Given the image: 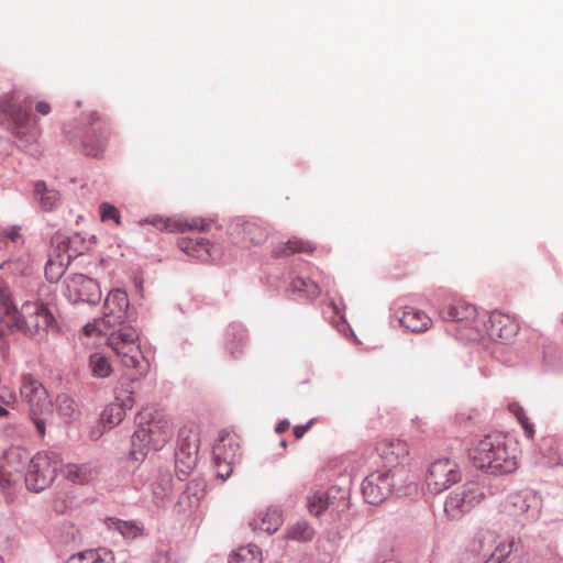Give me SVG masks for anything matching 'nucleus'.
I'll return each mask as SVG.
<instances>
[{
  "instance_id": "nucleus-47",
  "label": "nucleus",
  "mask_w": 563,
  "mask_h": 563,
  "mask_svg": "<svg viewBox=\"0 0 563 563\" xmlns=\"http://www.w3.org/2000/svg\"><path fill=\"white\" fill-rule=\"evenodd\" d=\"M311 424L312 420L305 426H296L294 428V435L296 437V439H301L303 434L310 429Z\"/></svg>"
},
{
  "instance_id": "nucleus-20",
  "label": "nucleus",
  "mask_w": 563,
  "mask_h": 563,
  "mask_svg": "<svg viewBox=\"0 0 563 563\" xmlns=\"http://www.w3.org/2000/svg\"><path fill=\"white\" fill-rule=\"evenodd\" d=\"M400 323L412 332H422L431 325V318L413 307H407L400 318Z\"/></svg>"
},
{
  "instance_id": "nucleus-37",
  "label": "nucleus",
  "mask_w": 563,
  "mask_h": 563,
  "mask_svg": "<svg viewBox=\"0 0 563 563\" xmlns=\"http://www.w3.org/2000/svg\"><path fill=\"white\" fill-rule=\"evenodd\" d=\"M313 534V529L306 521H298L287 529L286 538L295 541H309Z\"/></svg>"
},
{
  "instance_id": "nucleus-18",
  "label": "nucleus",
  "mask_w": 563,
  "mask_h": 563,
  "mask_svg": "<svg viewBox=\"0 0 563 563\" xmlns=\"http://www.w3.org/2000/svg\"><path fill=\"white\" fill-rule=\"evenodd\" d=\"M518 331L519 324L514 317L499 311L492 312L488 332L494 340L508 341L516 336Z\"/></svg>"
},
{
  "instance_id": "nucleus-26",
  "label": "nucleus",
  "mask_w": 563,
  "mask_h": 563,
  "mask_svg": "<svg viewBox=\"0 0 563 563\" xmlns=\"http://www.w3.org/2000/svg\"><path fill=\"white\" fill-rule=\"evenodd\" d=\"M317 249L316 243L310 240L294 236L287 241L285 246L277 253L278 256H290L294 254H312Z\"/></svg>"
},
{
  "instance_id": "nucleus-45",
  "label": "nucleus",
  "mask_w": 563,
  "mask_h": 563,
  "mask_svg": "<svg viewBox=\"0 0 563 563\" xmlns=\"http://www.w3.org/2000/svg\"><path fill=\"white\" fill-rule=\"evenodd\" d=\"M518 420L523 429L526 437L532 439L534 437V427L530 419L526 417L523 413H519Z\"/></svg>"
},
{
  "instance_id": "nucleus-35",
  "label": "nucleus",
  "mask_w": 563,
  "mask_h": 563,
  "mask_svg": "<svg viewBox=\"0 0 563 563\" xmlns=\"http://www.w3.org/2000/svg\"><path fill=\"white\" fill-rule=\"evenodd\" d=\"M290 286L295 292H299L309 299L317 298L321 292L319 285L309 278L296 277Z\"/></svg>"
},
{
  "instance_id": "nucleus-33",
  "label": "nucleus",
  "mask_w": 563,
  "mask_h": 563,
  "mask_svg": "<svg viewBox=\"0 0 563 563\" xmlns=\"http://www.w3.org/2000/svg\"><path fill=\"white\" fill-rule=\"evenodd\" d=\"M261 550L253 544L239 548L230 559V563H262Z\"/></svg>"
},
{
  "instance_id": "nucleus-17",
  "label": "nucleus",
  "mask_w": 563,
  "mask_h": 563,
  "mask_svg": "<svg viewBox=\"0 0 563 563\" xmlns=\"http://www.w3.org/2000/svg\"><path fill=\"white\" fill-rule=\"evenodd\" d=\"M375 450L379 457L390 466L400 464L409 454L408 444L405 441L391 438L378 441Z\"/></svg>"
},
{
  "instance_id": "nucleus-43",
  "label": "nucleus",
  "mask_w": 563,
  "mask_h": 563,
  "mask_svg": "<svg viewBox=\"0 0 563 563\" xmlns=\"http://www.w3.org/2000/svg\"><path fill=\"white\" fill-rule=\"evenodd\" d=\"M234 463L225 461H214L217 476L225 481L233 472Z\"/></svg>"
},
{
  "instance_id": "nucleus-49",
  "label": "nucleus",
  "mask_w": 563,
  "mask_h": 563,
  "mask_svg": "<svg viewBox=\"0 0 563 563\" xmlns=\"http://www.w3.org/2000/svg\"><path fill=\"white\" fill-rule=\"evenodd\" d=\"M289 426L290 424L288 420H283L276 426L275 430L277 433H284L286 430H288Z\"/></svg>"
},
{
  "instance_id": "nucleus-41",
  "label": "nucleus",
  "mask_w": 563,
  "mask_h": 563,
  "mask_svg": "<svg viewBox=\"0 0 563 563\" xmlns=\"http://www.w3.org/2000/svg\"><path fill=\"white\" fill-rule=\"evenodd\" d=\"M99 210L102 221L114 220L117 224H120V213L114 206L104 202L100 205Z\"/></svg>"
},
{
  "instance_id": "nucleus-48",
  "label": "nucleus",
  "mask_w": 563,
  "mask_h": 563,
  "mask_svg": "<svg viewBox=\"0 0 563 563\" xmlns=\"http://www.w3.org/2000/svg\"><path fill=\"white\" fill-rule=\"evenodd\" d=\"M36 111L43 115H47L51 112V106L45 101H40L36 103Z\"/></svg>"
},
{
  "instance_id": "nucleus-12",
  "label": "nucleus",
  "mask_w": 563,
  "mask_h": 563,
  "mask_svg": "<svg viewBox=\"0 0 563 563\" xmlns=\"http://www.w3.org/2000/svg\"><path fill=\"white\" fill-rule=\"evenodd\" d=\"M66 296L73 302H88L96 305L101 299V290L98 283L82 274H74L67 277Z\"/></svg>"
},
{
  "instance_id": "nucleus-56",
  "label": "nucleus",
  "mask_w": 563,
  "mask_h": 563,
  "mask_svg": "<svg viewBox=\"0 0 563 563\" xmlns=\"http://www.w3.org/2000/svg\"><path fill=\"white\" fill-rule=\"evenodd\" d=\"M0 563H3V559H2V556H1V555H0Z\"/></svg>"
},
{
  "instance_id": "nucleus-39",
  "label": "nucleus",
  "mask_w": 563,
  "mask_h": 563,
  "mask_svg": "<svg viewBox=\"0 0 563 563\" xmlns=\"http://www.w3.org/2000/svg\"><path fill=\"white\" fill-rule=\"evenodd\" d=\"M152 490L157 500L164 499L172 489V478L169 475H164L161 483L153 484Z\"/></svg>"
},
{
  "instance_id": "nucleus-1",
  "label": "nucleus",
  "mask_w": 563,
  "mask_h": 563,
  "mask_svg": "<svg viewBox=\"0 0 563 563\" xmlns=\"http://www.w3.org/2000/svg\"><path fill=\"white\" fill-rule=\"evenodd\" d=\"M0 313L2 322L12 331L43 339L56 323L48 305L42 300H27L16 307L9 287L0 280Z\"/></svg>"
},
{
  "instance_id": "nucleus-15",
  "label": "nucleus",
  "mask_w": 563,
  "mask_h": 563,
  "mask_svg": "<svg viewBox=\"0 0 563 563\" xmlns=\"http://www.w3.org/2000/svg\"><path fill=\"white\" fill-rule=\"evenodd\" d=\"M128 305V296L124 291L120 289L110 291L103 305L102 323L110 328L121 324L125 319Z\"/></svg>"
},
{
  "instance_id": "nucleus-28",
  "label": "nucleus",
  "mask_w": 563,
  "mask_h": 563,
  "mask_svg": "<svg viewBox=\"0 0 563 563\" xmlns=\"http://www.w3.org/2000/svg\"><path fill=\"white\" fill-rule=\"evenodd\" d=\"M69 265V255L63 253L62 255L51 256L45 266V275L48 280L57 282L65 273L66 267Z\"/></svg>"
},
{
  "instance_id": "nucleus-34",
  "label": "nucleus",
  "mask_w": 563,
  "mask_h": 563,
  "mask_svg": "<svg viewBox=\"0 0 563 563\" xmlns=\"http://www.w3.org/2000/svg\"><path fill=\"white\" fill-rule=\"evenodd\" d=\"M89 368L95 377L106 378L112 373L109 358L101 353H93L89 357Z\"/></svg>"
},
{
  "instance_id": "nucleus-24",
  "label": "nucleus",
  "mask_w": 563,
  "mask_h": 563,
  "mask_svg": "<svg viewBox=\"0 0 563 563\" xmlns=\"http://www.w3.org/2000/svg\"><path fill=\"white\" fill-rule=\"evenodd\" d=\"M62 473L65 478L75 484H87L98 474L97 470L88 464H67L62 468Z\"/></svg>"
},
{
  "instance_id": "nucleus-8",
  "label": "nucleus",
  "mask_w": 563,
  "mask_h": 563,
  "mask_svg": "<svg viewBox=\"0 0 563 563\" xmlns=\"http://www.w3.org/2000/svg\"><path fill=\"white\" fill-rule=\"evenodd\" d=\"M394 488L395 479L390 471H375L362 482L361 493L367 504L378 506L390 497Z\"/></svg>"
},
{
  "instance_id": "nucleus-13",
  "label": "nucleus",
  "mask_w": 563,
  "mask_h": 563,
  "mask_svg": "<svg viewBox=\"0 0 563 563\" xmlns=\"http://www.w3.org/2000/svg\"><path fill=\"white\" fill-rule=\"evenodd\" d=\"M0 112L18 129L24 126L30 120L29 102L21 91L4 95L0 100Z\"/></svg>"
},
{
  "instance_id": "nucleus-22",
  "label": "nucleus",
  "mask_w": 563,
  "mask_h": 563,
  "mask_svg": "<svg viewBox=\"0 0 563 563\" xmlns=\"http://www.w3.org/2000/svg\"><path fill=\"white\" fill-rule=\"evenodd\" d=\"M113 553L106 548L89 549L71 555L66 563H113Z\"/></svg>"
},
{
  "instance_id": "nucleus-51",
  "label": "nucleus",
  "mask_w": 563,
  "mask_h": 563,
  "mask_svg": "<svg viewBox=\"0 0 563 563\" xmlns=\"http://www.w3.org/2000/svg\"><path fill=\"white\" fill-rule=\"evenodd\" d=\"M411 421H412V423L415 424V427H416L417 429H421V428H422V426L424 424L423 419H422V418H420L419 416H416Z\"/></svg>"
},
{
  "instance_id": "nucleus-42",
  "label": "nucleus",
  "mask_w": 563,
  "mask_h": 563,
  "mask_svg": "<svg viewBox=\"0 0 563 563\" xmlns=\"http://www.w3.org/2000/svg\"><path fill=\"white\" fill-rule=\"evenodd\" d=\"M332 309L334 311V313L336 314V319H333V324L334 327L340 331L342 332L345 336H350L351 333H350V325L349 323L346 322V320L344 319V316L341 314V311L339 309V307L335 305V303H332Z\"/></svg>"
},
{
  "instance_id": "nucleus-3",
  "label": "nucleus",
  "mask_w": 563,
  "mask_h": 563,
  "mask_svg": "<svg viewBox=\"0 0 563 563\" xmlns=\"http://www.w3.org/2000/svg\"><path fill=\"white\" fill-rule=\"evenodd\" d=\"M107 345L129 371L132 380L139 379L147 373L148 363L141 351L139 333L134 328L123 327L111 332L108 335Z\"/></svg>"
},
{
  "instance_id": "nucleus-27",
  "label": "nucleus",
  "mask_w": 563,
  "mask_h": 563,
  "mask_svg": "<svg viewBox=\"0 0 563 563\" xmlns=\"http://www.w3.org/2000/svg\"><path fill=\"white\" fill-rule=\"evenodd\" d=\"M78 238H70L64 233H55L52 238V251L49 253L51 256H57L65 253L69 255V263L71 260L76 258L80 252H70V244H75L78 242Z\"/></svg>"
},
{
  "instance_id": "nucleus-53",
  "label": "nucleus",
  "mask_w": 563,
  "mask_h": 563,
  "mask_svg": "<svg viewBox=\"0 0 563 563\" xmlns=\"http://www.w3.org/2000/svg\"><path fill=\"white\" fill-rule=\"evenodd\" d=\"M7 415H8V410L0 405V417H4Z\"/></svg>"
},
{
  "instance_id": "nucleus-25",
  "label": "nucleus",
  "mask_w": 563,
  "mask_h": 563,
  "mask_svg": "<svg viewBox=\"0 0 563 563\" xmlns=\"http://www.w3.org/2000/svg\"><path fill=\"white\" fill-rule=\"evenodd\" d=\"M179 247L188 255L196 257L198 260H201V261H206L209 258L214 260L213 253L211 251L210 242L206 239L181 240L179 242Z\"/></svg>"
},
{
  "instance_id": "nucleus-57",
  "label": "nucleus",
  "mask_w": 563,
  "mask_h": 563,
  "mask_svg": "<svg viewBox=\"0 0 563 563\" xmlns=\"http://www.w3.org/2000/svg\"><path fill=\"white\" fill-rule=\"evenodd\" d=\"M2 336V330L0 329V338Z\"/></svg>"
},
{
  "instance_id": "nucleus-30",
  "label": "nucleus",
  "mask_w": 563,
  "mask_h": 563,
  "mask_svg": "<svg viewBox=\"0 0 563 563\" xmlns=\"http://www.w3.org/2000/svg\"><path fill=\"white\" fill-rule=\"evenodd\" d=\"M35 196L43 210H52L59 200V194L54 189H48L44 181H37L34 187Z\"/></svg>"
},
{
  "instance_id": "nucleus-2",
  "label": "nucleus",
  "mask_w": 563,
  "mask_h": 563,
  "mask_svg": "<svg viewBox=\"0 0 563 563\" xmlns=\"http://www.w3.org/2000/svg\"><path fill=\"white\" fill-rule=\"evenodd\" d=\"M474 465L492 474H509L517 470V448L512 440L500 434L486 435L471 450Z\"/></svg>"
},
{
  "instance_id": "nucleus-31",
  "label": "nucleus",
  "mask_w": 563,
  "mask_h": 563,
  "mask_svg": "<svg viewBox=\"0 0 563 563\" xmlns=\"http://www.w3.org/2000/svg\"><path fill=\"white\" fill-rule=\"evenodd\" d=\"M56 410L65 423L74 421L79 415L75 401L66 394L57 396Z\"/></svg>"
},
{
  "instance_id": "nucleus-50",
  "label": "nucleus",
  "mask_w": 563,
  "mask_h": 563,
  "mask_svg": "<svg viewBox=\"0 0 563 563\" xmlns=\"http://www.w3.org/2000/svg\"><path fill=\"white\" fill-rule=\"evenodd\" d=\"M157 561H158V563H169L170 558H169L168 553H158Z\"/></svg>"
},
{
  "instance_id": "nucleus-32",
  "label": "nucleus",
  "mask_w": 563,
  "mask_h": 563,
  "mask_svg": "<svg viewBox=\"0 0 563 563\" xmlns=\"http://www.w3.org/2000/svg\"><path fill=\"white\" fill-rule=\"evenodd\" d=\"M104 522L109 529L119 531L126 539H134L142 534V528L133 521L108 518Z\"/></svg>"
},
{
  "instance_id": "nucleus-23",
  "label": "nucleus",
  "mask_w": 563,
  "mask_h": 563,
  "mask_svg": "<svg viewBox=\"0 0 563 563\" xmlns=\"http://www.w3.org/2000/svg\"><path fill=\"white\" fill-rule=\"evenodd\" d=\"M511 504L515 508L514 514H528L532 511L531 517H534L540 507V499L532 490H522L511 497Z\"/></svg>"
},
{
  "instance_id": "nucleus-36",
  "label": "nucleus",
  "mask_w": 563,
  "mask_h": 563,
  "mask_svg": "<svg viewBox=\"0 0 563 563\" xmlns=\"http://www.w3.org/2000/svg\"><path fill=\"white\" fill-rule=\"evenodd\" d=\"M124 418V410L120 405L111 404L107 406L100 417L104 428L111 429L119 424Z\"/></svg>"
},
{
  "instance_id": "nucleus-4",
  "label": "nucleus",
  "mask_w": 563,
  "mask_h": 563,
  "mask_svg": "<svg viewBox=\"0 0 563 563\" xmlns=\"http://www.w3.org/2000/svg\"><path fill=\"white\" fill-rule=\"evenodd\" d=\"M62 470V459L53 451L35 454L25 473V485L30 490L40 492L49 486Z\"/></svg>"
},
{
  "instance_id": "nucleus-7",
  "label": "nucleus",
  "mask_w": 563,
  "mask_h": 563,
  "mask_svg": "<svg viewBox=\"0 0 563 563\" xmlns=\"http://www.w3.org/2000/svg\"><path fill=\"white\" fill-rule=\"evenodd\" d=\"M483 498V489L477 483H465L448 495L444 511L450 518L459 519L475 508Z\"/></svg>"
},
{
  "instance_id": "nucleus-44",
  "label": "nucleus",
  "mask_w": 563,
  "mask_h": 563,
  "mask_svg": "<svg viewBox=\"0 0 563 563\" xmlns=\"http://www.w3.org/2000/svg\"><path fill=\"white\" fill-rule=\"evenodd\" d=\"M110 327L109 325H104L102 323V318L98 321H96L95 323H88L85 325L84 328V331L87 335H91L93 334L95 332H99V333H102V334H107V330H109Z\"/></svg>"
},
{
  "instance_id": "nucleus-6",
  "label": "nucleus",
  "mask_w": 563,
  "mask_h": 563,
  "mask_svg": "<svg viewBox=\"0 0 563 563\" xmlns=\"http://www.w3.org/2000/svg\"><path fill=\"white\" fill-rule=\"evenodd\" d=\"M21 397L30 406L31 417L41 437L45 434V422L40 418L48 411L51 401L44 386L32 375H24L20 387Z\"/></svg>"
},
{
  "instance_id": "nucleus-21",
  "label": "nucleus",
  "mask_w": 563,
  "mask_h": 563,
  "mask_svg": "<svg viewBox=\"0 0 563 563\" xmlns=\"http://www.w3.org/2000/svg\"><path fill=\"white\" fill-rule=\"evenodd\" d=\"M283 523L282 512L277 509H268L261 512L253 519L251 526L255 531H262L268 534L276 532Z\"/></svg>"
},
{
  "instance_id": "nucleus-5",
  "label": "nucleus",
  "mask_w": 563,
  "mask_h": 563,
  "mask_svg": "<svg viewBox=\"0 0 563 563\" xmlns=\"http://www.w3.org/2000/svg\"><path fill=\"white\" fill-rule=\"evenodd\" d=\"M31 460L30 452L21 446L10 448L4 453L5 464L0 470V488L5 494L10 495L11 490L21 486Z\"/></svg>"
},
{
  "instance_id": "nucleus-38",
  "label": "nucleus",
  "mask_w": 563,
  "mask_h": 563,
  "mask_svg": "<svg viewBox=\"0 0 563 563\" xmlns=\"http://www.w3.org/2000/svg\"><path fill=\"white\" fill-rule=\"evenodd\" d=\"M308 510L312 515H320L329 506V496L327 493L318 490L308 497Z\"/></svg>"
},
{
  "instance_id": "nucleus-14",
  "label": "nucleus",
  "mask_w": 563,
  "mask_h": 563,
  "mask_svg": "<svg viewBox=\"0 0 563 563\" xmlns=\"http://www.w3.org/2000/svg\"><path fill=\"white\" fill-rule=\"evenodd\" d=\"M161 231L184 233L189 230L208 231L213 224L211 219L192 218L183 220L180 218H164L159 216L145 220Z\"/></svg>"
},
{
  "instance_id": "nucleus-16",
  "label": "nucleus",
  "mask_w": 563,
  "mask_h": 563,
  "mask_svg": "<svg viewBox=\"0 0 563 563\" xmlns=\"http://www.w3.org/2000/svg\"><path fill=\"white\" fill-rule=\"evenodd\" d=\"M230 236L233 243L249 247L263 243L267 238V231L256 222L244 221L231 229Z\"/></svg>"
},
{
  "instance_id": "nucleus-10",
  "label": "nucleus",
  "mask_w": 563,
  "mask_h": 563,
  "mask_svg": "<svg viewBox=\"0 0 563 563\" xmlns=\"http://www.w3.org/2000/svg\"><path fill=\"white\" fill-rule=\"evenodd\" d=\"M173 435V426L168 418L157 416L148 421L146 427H141L132 437V444L139 440L144 445L152 446L154 450L161 449Z\"/></svg>"
},
{
  "instance_id": "nucleus-9",
  "label": "nucleus",
  "mask_w": 563,
  "mask_h": 563,
  "mask_svg": "<svg viewBox=\"0 0 563 563\" xmlns=\"http://www.w3.org/2000/svg\"><path fill=\"white\" fill-rule=\"evenodd\" d=\"M461 478L455 462L440 459L430 464L426 476L427 487L432 494H440Z\"/></svg>"
},
{
  "instance_id": "nucleus-46",
  "label": "nucleus",
  "mask_w": 563,
  "mask_h": 563,
  "mask_svg": "<svg viewBox=\"0 0 563 563\" xmlns=\"http://www.w3.org/2000/svg\"><path fill=\"white\" fill-rule=\"evenodd\" d=\"M2 234L4 238L9 239L10 241L16 243L19 240H21V233L19 227H10L2 231Z\"/></svg>"
},
{
  "instance_id": "nucleus-29",
  "label": "nucleus",
  "mask_w": 563,
  "mask_h": 563,
  "mask_svg": "<svg viewBox=\"0 0 563 563\" xmlns=\"http://www.w3.org/2000/svg\"><path fill=\"white\" fill-rule=\"evenodd\" d=\"M197 451V443H189L187 448L180 445L178 452L176 453V465L183 473H188L196 465Z\"/></svg>"
},
{
  "instance_id": "nucleus-40",
  "label": "nucleus",
  "mask_w": 563,
  "mask_h": 563,
  "mask_svg": "<svg viewBox=\"0 0 563 563\" xmlns=\"http://www.w3.org/2000/svg\"><path fill=\"white\" fill-rule=\"evenodd\" d=\"M109 135L104 134L101 139L96 143H85L86 154L92 157H99L103 152L108 143Z\"/></svg>"
},
{
  "instance_id": "nucleus-55",
  "label": "nucleus",
  "mask_w": 563,
  "mask_h": 563,
  "mask_svg": "<svg viewBox=\"0 0 563 563\" xmlns=\"http://www.w3.org/2000/svg\"><path fill=\"white\" fill-rule=\"evenodd\" d=\"M280 445H282L283 448H286V446H287L286 441H282V442H280Z\"/></svg>"
},
{
  "instance_id": "nucleus-52",
  "label": "nucleus",
  "mask_w": 563,
  "mask_h": 563,
  "mask_svg": "<svg viewBox=\"0 0 563 563\" xmlns=\"http://www.w3.org/2000/svg\"><path fill=\"white\" fill-rule=\"evenodd\" d=\"M486 563H507L505 562L504 560H501L500 558H495V556H492L490 559H488L486 561Z\"/></svg>"
},
{
  "instance_id": "nucleus-11",
  "label": "nucleus",
  "mask_w": 563,
  "mask_h": 563,
  "mask_svg": "<svg viewBox=\"0 0 563 563\" xmlns=\"http://www.w3.org/2000/svg\"><path fill=\"white\" fill-rule=\"evenodd\" d=\"M440 313L444 321L460 323L461 328L468 330L471 333L466 334L465 339L476 340L479 335V322L475 306L459 301L444 307Z\"/></svg>"
},
{
  "instance_id": "nucleus-54",
  "label": "nucleus",
  "mask_w": 563,
  "mask_h": 563,
  "mask_svg": "<svg viewBox=\"0 0 563 563\" xmlns=\"http://www.w3.org/2000/svg\"><path fill=\"white\" fill-rule=\"evenodd\" d=\"M70 252H80L74 244H70Z\"/></svg>"
},
{
  "instance_id": "nucleus-19",
  "label": "nucleus",
  "mask_w": 563,
  "mask_h": 563,
  "mask_svg": "<svg viewBox=\"0 0 563 563\" xmlns=\"http://www.w3.org/2000/svg\"><path fill=\"white\" fill-rule=\"evenodd\" d=\"M214 461L236 463L240 459V443L234 435H221L213 446Z\"/></svg>"
}]
</instances>
